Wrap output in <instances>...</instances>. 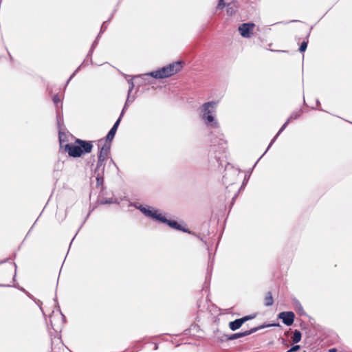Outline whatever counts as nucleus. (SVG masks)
I'll return each instance as SVG.
<instances>
[{
	"mask_svg": "<svg viewBox=\"0 0 352 352\" xmlns=\"http://www.w3.org/2000/svg\"><path fill=\"white\" fill-rule=\"evenodd\" d=\"M135 207L146 217H149L152 219L166 223L170 228H174L175 230H181L188 233L190 232L188 228L182 227L180 224L178 223L177 221L168 219L162 214L158 213V210L157 209H155L149 206L143 205H135Z\"/></svg>",
	"mask_w": 352,
	"mask_h": 352,
	"instance_id": "obj_1",
	"label": "nucleus"
},
{
	"mask_svg": "<svg viewBox=\"0 0 352 352\" xmlns=\"http://www.w3.org/2000/svg\"><path fill=\"white\" fill-rule=\"evenodd\" d=\"M217 101L204 102L199 109L200 118L204 123L208 127L219 129V124L215 119V113L217 107Z\"/></svg>",
	"mask_w": 352,
	"mask_h": 352,
	"instance_id": "obj_2",
	"label": "nucleus"
},
{
	"mask_svg": "<svg viewBox=\"0 0 352 352\" xmlns=\"http://www.w3.org/2000/svg\"><path fill=\"white\" fill-rule=\"evenodd\" d=\"M182 61L178 60L166 66H164L156 71L144 74L141 76H135V78L142 77V79L145 80L147 79L148 77L150 76L156 79L168 78L181 71L182 69Z\"/></svg>",
	"mask_w": 352,
	"mask_h": 352,
	"instance_id": "obj_3",
	"label": "nucleus"
},
{
	"mask_svg": "<svg viewBox=\"0 0 352 352\" xmlns=\"http://www.w3.org/2000/svg\"><path fill=\"white\" fill-rule=\"evenodd\" d=\"M279 326L278 323H272V324H262L254 328H252L250 330L245 331L244 332H239V333H235L230 335L224 334L223 338H225L226 340H234L240 338H243L249 335H251L255 332H256L258 330L263 329L265 327H276Z\"/></svg>",
	"mask_w": 352,
	"mask_h": 352,
	"instance_id": "obj_4",
	"label": "nucleus"
},
{
	"mask_svg": "<svg viewBox=\"0 0 352 352\" xmlns=\"http://www.w3.org/2000/svg\"><path fill=\"white\" fill-rule=\"evenodd\" d=\"M211 146L214 152L225 153L226 150L227 141L224 139L223 133H219L215 138L211 140Z\"/></svg>",
	"mask_w": 352,
	"mask_h": 352,
	"instance_id": "obj_5",
	"label": "nucleus"
},
{
	"mask_svg": "<svg viewBox=\"0 0 352 352\" xmlns=\"http://www.w3.org/2000/svg\"><path fill=\"white\" fill-rule=\"evenodd\" d=\"M254 27V23H243L239 26L238 30L242 37L248 38L252 36Z\"/></svg>",
	"mask_w": 352,
	"mask_h": 352,
	"instance_id": "obj_6",
	"label": "nucleus"
},
{
	"mask_svg": "<svg viewBox=\"0 0 352 352\" xmlns=\"http://www.w3.org/2000/svg\"><path fill=\"white\" fill-rule=\"evenodd\" d=\"M75 144L78 145V147L80 151L82 152V155L91 153L93 148V144L91 141L76 139L75 141Z\"/></svg>",
	"mask_w": 352,
	"mask_h": 352,
	"instance_id": "obj_7",
	"label": "nucleus"
},
{
	"mask_svg": "<svg viewBox=\"0 0 352 352\" xmlns=\"http://www.w3.org/2000/svg\"><path fill=\"white\" fill-rule=\"evenodd\" d=\"M65 150L67 151L70 157H79L82 155V152L76 144H66L65 145Z\"/></svg>",
	"mask_w": 352,
	"mask_h": 352,
	"instance_id": "obj_8",
	"label": "nucleus"
},
{
	"mask_svg": "<svg viewBox=\"0 0 352 352\" xmlns=\"http://www.w3.org/2000/svg\"><path fill=\"white\" fill-rule=\"evenodd\" d=\"M278 318L287 326H291L294 321L295 314L292 311H283L278 314Z\"/></svg>",
	"mask_w": 352,
	"mask_h": 352,
	"instance_id": "obj_9",
	"label": "nucleus"
},
{
	"mask_svg": "<svg viewBox=\"0 0 352 352\" xmlns=\"http://www.w3.org/2000/svg\"><path fill=\"white\" fill-rule=\"evenodd\" d=\"M111 146V142H107V140H105L104 144L100 148L98 156H101L102 158L107 160L110 153Z\"/></svg>",
	"mask_w": 352,
	"mask_h": 352,
	"instance_id": "obj_10",
	"label": "nucleus"
},
{
	"mask_svg": "<svg viewBox=\"0 0 352 352\" xmlns=\"http://www.w3.org/2000/svg\"><path fill=\"white\" fill-rule=\"evenodd\" d=\"M120 122V118H118L106 136L107 142H111L113 140Z\"/></svg>",
	"mask_w": 352,
	"mask_h": 352,
	"instance_id": "obj_11",
	"label": "nucleus"
},
{
	"mask_svg": "<svg viewBox=\"0 0 352 352\" xmlns=\"http://www.w3.org/2000/svg\"><path fill=\"white\" fill-rule=\"evenodd\" d=\"M105 159L102 158L101 156H98V162L96 167L94 170V173L97 172L104 173L105 168Z\"/></svg>",
	"mask_w": 352,
	"mask_h": 352,
	"instance_id": "obj_12",
	"label": "nucleus"
},
{
	"mask_svg": "<svg viewBox=\"0 0 352 352\" xmlns=\"http://www.w3.org/2000/svg\"><path fill=\"white\" fill-rule=\"evenodd\" d=\"M289 120H287V121L283 124V126L280 127L276 135L274 137V138L271 140L270 144L268 145L267 149L265 150V153H267V151L270 149V148L272 146V145L274 143L276 138L278 137V135L285 129L289 123Z\"/></svg>",
	"mask_w": 352,
	"mask_h": 352,
	"instance_id": "obj_13",
	"label": "nucleus"
},
{
	"mask_svg": "<svg viewBox=\"0 0 352 352\" xmlns=\"http://www.w3.org/2000/svg\"><path fill=\"white\" fill-rule=\"evenodd\" d=\"M89 63H91L92 64V63H91L90 61V57H88V58H85V59L84 60V61L82 63V64L74 72V73L70 76L69 78L68 79V80L67 81V83H66V86L69 84V81L74 77V76L80 71V68L82 67H84V66H86Z\"/></svg>",
	"mask_w": 352,
	"mask_h": 352,
	"instance_id": "obj_14",
	"label": "nucleus"
},
{
	"mask_svg": "<svg viewBox=\"0 0 352 352\" xmlns=\"http://www.w3.org/2000/svg\"><path fill=\"white\" fill-rule=\"evenodd\" d=\"M243 324V322L241 318L236 319L229 322V327L232 331H236L239 329Z\"/></svg>",
	"mask_w": 352,
	"mask_h": 352,
	"instance_id": "obj_15",
	"label": "nucleus"
},
{
	"mask_svg": "<svg viewBox=\"0 0 352 352\" xmlns=\"http://www.w3.org/2000/svg\"><path fill=\"white\" fill-rule=\"evenodd\" d=\"M301 338H302L301 332L298 329H295L293 333V336L292 337L293 344L298 343L301 340Z\"/></svg>",
	"mask_w": 352,
	"mask_h": 352,
	"instance_id": "obj_16",
	"label": "nucleus"
},
{
	"mask_svg": "<svg viewBox=\"0 0 352 352\" xmlns=\"http://www.w3.org/2000/svg\"><path fill=\"white\" fill-rule=\"evenodd\" d=\"M273 302H274V300H273L272 294L270 292H268L266 294V296L265 297L264 304L266 307H270L273 305Z\"/></svg>",
	"mask_w": 352,
	"mask_h": 352,
	"instance_id": "obj_17",
	"label": "nucleus"
},
{
	"mask_svg": "<svg viewBox=\"0 0 352 352\" xmlns=\"http://www.w3.org/2000/svg\"><path fill=\"white\" fill-rule=\"evenodd\" d=\"M56 121L59 130L62 129L61 127L64 124L63 116V113L60 112L58 110H56Z\"/></svg>",
	"mask_w": 352,
	"mask_h": 352,
	"instance_id": "obj_18",
	"label": "nucleus"
},
{
	"mask_svg": "<svg viewBox=\"0 0 352 352\" xmlns=\"http://www.w3.org/2000/svg\"><path fill=\"white\" fill-rule=\"evenodd\" d=\"M96 175V184L98 186H102L104 182V173L97 172Z\"/></svg>",
	"mask_w": 352,
	"mask_h": 352,
	"instance_id": "obj_19",
	"label": "nucleus"
},
{
	"mask_svg": "<svg viewBox=\"0 0 352 352\" xmlns=\"http://www.w3.org/2000/svg\"><path fill=\"white\" fill-rule=\"evenodd\" d=\"M98 43V41H97V39H95V41L93 42L92 45H91V46L90 47V50H89L87 55V58L90 57L91 63H92L91 56H92L94 50L96 48V47L97 46Z\"/></svg>",
	"mask_w": 352,
	"mask_h": 352,
	"instance_id": "obj_20",
	"label": "nucleus"
},
{
	"mask_svg": "<svg viewBox=\"0 0 352 352\" xmlns=\"http://www.w3.org/2000/svg\"><path fill=\"white\" fill-rule=\"evenodd\" d=\"M99 202L100 204L103 205V204H118V201L116 199V200H113L112 198H101L100 200H99Z\"/></svg>",
	"mask_w": 352,
	"mask_h": 352,
	"instance_id": "obj_21",
	"label": "nucleus"
},
{
	"mask_svg": "<svg viewBox=\"0 0 352 352\" xmlns=\"http://www.w3.org/2000/svg\"><path fill=\"white\" fill-rule=\"evenodd\" d=\"M309 34H310V32L308 33L306 39L304 40L301 43L300 45V47H299V51L300 52H304L307 50V44H308V37L309 36Z\"/></svg>",
	"mask_w": 352,
	"mask_h": 352,
	"instance_id": "obj_22",
	"label": "nucleus"
},
{
	"mask_svg": "<svg viewBox=\"0 0 352 352\" xmlns=\"http://www.w3.org/2000/svg\"><path fill=\"white\" fill-rule=\"evenodd\" d=\"M301 114H302L301 110H298V111H294L290 115L289 118L287 120H289V122H291V120H296L300 117Z\"/></svg>",
	"mask_w": 352,
	"mask_h": 352,
	"instance_id": "obj_23",
	"label": "nucleus"
},
{
	"mask_svg": "<svg viewBox=\"0 0 352 352\" xmlns=\"http://www.w3.org/2000/svg\"><path fill=\"white\" fill-rule=\"evenodd\" d=\"M295 302H296V310L298 312V314L300 316L305 314V313L303 310V307L301 305V304L299 302V301L296 300Z\"/></svg>",
	"mask_w": 352,
	"mask_h": 352,
	"instance_id": "obj_24",
	"label": "nucleus"
},
{
	"mask_svg": "<svg viewBox=\"0 0 352 352\" xmlns=\"http://www.w3.org/2000/svg\"><path fill=\"white\" fill-rule=\"evenodd\" d=\"M66 135L62 129L58 130V139L60 146H63V142L65 141Z\"/></svg>",
	"mask_w": 352,
	"mask_h": 352,
	"instance_id": "obj_25",
	"label": "nucleus"
},
{
	"mask_svg": "<svg viewBox=\"0 0 352 352\" xmlns=\"http://www.w3.org/2000/svg\"><path fill=\"white\" fill-rule=\"evenodd\" d=\"M113 14H111V16L107 21L103 22V23L102 24L101 28H100V34H102L103 32H104V31L106 30V29L107 28V23L110 21V20L113 17Z\"/></svg>",
	"mask_w": 352,
	"mask_h": 352,
	"instance_id": "obj_26",
	"label": "nucleus"
},
{
	"mask_svg": "<svg viewBox=\"0 0 352 352\" xmlns=\"http://www.w3.org/2000/svg\"><path fill=\"white\" fill-rule=\"evenodd\" d=\"M255 317H256V314H254L243 316L241 318V319H242L243 323H245V322H247L250 320L254 319Z\"/></svg>",
	"mask_w": 352,
	"mask_h": 352,
	"instance_id": "obj_27",
	"label": "nucleus"
},
{
	"mask_svg": "<svg viewBox=\"0 0 352 352\" xmlns=\"http://www.w3.org/2000/svg\"><path fill=\"white\" fill-rule=\"evenodd\" d=\"M300 346L298 344L293 345L287 352H296L299 351Z\"/></svg>",
	"mask_w": 352,
	"mask_h": 352,
	"instance_id": "obj_28",
	"label": "nucleus"
},
{
	"mask_svg": "<svg viewBox=\"0 0 352 352\" xmlns=\"http://www.w3.org/2000/svg\"><path fill=\"white\" fill-rule=\"evenodd\" d=\"M128 81V83L129 84V95L131 94L132 90L134 88V83H133V78H131L129 80H127Z\"/></svg>",
	"mask_w": 352,
	"mask_h": 352,
	"instance_id": "obj_29",
	"label": "nucleus"
},
{
	"mask_svg": "<svg viewBox=\"0 0 352 352\" xmlns=\"http://www.w3.org/2000/svg\"><path fill=\"white\" fill-rule=\"evenodd\" d=\"M54 103L57 106L58 103L60 101V97L58 94H55L52 98Z\"/></svg>",
	"mask_w": 352,
	"mask_h": 352,
	"instance_id": "obj_30",
	"label": "nucleus"
},
{
	"mask_svg": "<svg viewBox=\"0 0 352 352\" xmlns=\"http://www.w3.org/2000/svg\"><path fill=\"white\" fill-rule=\"evenodd\" d=\"M134 99H135L134 97L131 98L130 94L129 95L128 94V96H127V98H126V100L124 104L128 106L130 103H132L133 102Z\"/></svg>",
	"mask_w": 352,
	"mask_h": 352,
	"instance_id": "obj_31",
	"label": "nucleus"
},
{
	"mask_svg": "<svg viewBox=\"0 0 352 352\" xmlns=\"http://www.w3.org/2000/svg\"><path fill=\"white\" fill-rule=\"evenodd\" d=\"M127 107H128L127 105L124 104V107H123V109H122V111H121V113L120 114V116H119V118H120V120H122V117H123V116H124V113H125V111H126V110L127 109Z\"/></svg>",
	"mask_w": 352,
	"mask_h": 352,
	"instance_id": "obj_32",
	"label": "nucleus"
},
{
	"mask_svg": "<svg viewBox=\"0 0 352 352\" xmlns=\"http://www.w3.org/2000/svg\"><path fill=\"white\" fill-rule=\"evenodd\" d=\"M212 265H213V262L212 261H209L208 265V272L210 270V268L212 269Z\"/></svg>",
	"mask_w": 352,
	"mask_h": 352,
	"instance_id": "obj_33",
	"label": "nucleus"
},
{
	"mask_svg": "<svg viewBox=\"0 0 352 352\" xmlns=\"http://www.w3.org/2000/svg\"><path fill=\"white\" fill-rule=\"evenodd\" d=\"M228 13H229L231 15L234 13V11L231 10V8L230 7V5H228Z\"/></svg>",
	"mask_w": 352,
	"mask_h": 352,
	"instance_id": "obj_34",
	"label": "nucleus"
},
{
	"mask_svg": "<svg viewBox=\"0 0 352 352\" xmlns=\"http://www.w3.org/2000/svg\"><path fill=\"white\" fill-rule=\"evenodd\" d=\"M248 177H247V175H245L244 181H243V184L241 186V188L246 184V183L248 182Z\"/></svg>",
	"mask_w": 352,
	"mask_h": 352,
	"instance_id": "obj_35",
	"label": "nucleus"
},
{
	"mask_svg": "<svg viewBox=\"0 0 352 352\" xmlns=\"http://www.w3.org/2000/svg\"><path fill=\"white\" fill-rule=\"evenodd\" d=\"M266 153L264 152V153L261 155V157L257 160V162L254 164V166H252V168H254V166L256 165L257 162L259 161V160Z\"/></svg>",
	"mask_w": 352,
	"mask_h": 352,
	"instance_id": "obj_36",
	"label": "nucleus"
},
{
	"mask_svg": "<svg viewBox=\"0 0 352 352\" xmlns=\"http://www.w3.org/2000/svg\"><path fill=\"white\" fill-rule=\"evenodd\" d=\"M336 351H337V350L335 348H332L329 350V352H336Z\"/></svg>",
	"mask_w": 352,
	"mask_h": 352,
	"instance_id": "obj_37",
	"label": "nucleus"
},
{
	"mask_svg": "<svg viewBox=\"0 0 352 352\" xmlns=\"http://www.w3.org/2000/svg\"><path fill=\"white\" fill-rule=\"evenodd\" d=\"M320 102L319 100L317 99L316 100V105H317V107L320 106Z\"/></svg>",
	"mask_w": 352,
	"mask_h": 352,
	"instance_id": "obj_38",
	"label": "nucleus"
},
{
	"mask_svg": "<svg viewBox=\"0 0 352 352\" xmlns=\"http://www.w3.org/2000/svg\"><path fill=\"white\" fill-rule=\"evenodd\" d=\"M101 34H100V33L98 34V36H96V39H97V41H98V40H99V38H100V35H101Z\"/></svg>",
	"mask_w": 352,
	"mask_h": 352,
	"instance_id": "obj_39",
	"label": "nucleus"
},
{
	"mask_svg": "<svg viewBox=\"0 0 352 352\" xmlns=\"http://www.w3.org/2000/svg\"><path fill=\"white\" fill-rule=\"evenodd\" d=\"M225 6V3L223 1L221 3V6L219 7H224Z\"/></svg>",
	"mask_w": 352,
	"mask_h": 352,
	"instance_id": "obj_40",
	"label": "nucleus"
},
{
	"mask_svg": "<svg viewBox=\"0 0 352 352\" xmlns=\"http://www.w3.org/2000/svg\"><path fill=\"white\" fill-rule=\"evenodd\" d=\"M223 0H219V4H218V6H221V3L223 2Z\"/></svg>",
	"mask_w": 352,
	"mask_h": 352,
	"instance_id": "obj_41",
	"label": "nucleus"
},
{
	"mask_svg": "<svg viewBox=\"0 0 352 352\" xmlns=\"http://www.w3.org/2000/svg\"><path fill=\"white\" fill-rule=\"evenodd\" d=\"M297 21H298V20H292L289 21V23L297 22Z\"/></svg>",
	"mask_w": 352,
	"mask_h": 352,
	"instance_id": "obj_42",
	"label": "nucleus"
},
{
	"mask_svg": "<svg viewBox=\"0 0 352 352\" xmlns=\"http://www.w3.org/2000/svg\"><path fill=\"white\" fill-rule=\"evenodd\" d=\"M215 157H216V158H218V159H220V158H221V156L215 155Z\"/></svg>",
	"mask_w": 352,
	"mask_h": 352,
	"instance_id": "obj_43",
	"label": "nucleus"
},
{
	"mask_svg": "<svg viewBox=\"0 0 352 352\" xmlns=\"http://www.w3.org/2000/svg\"><path fill=\"white\" fill-rule=\"evenodd\" d=\"M111 163L115 164L113 159H111Z\"/></svg>",
	"mask_w": 352,
	"mask_h": 352,
	"instance_id": "obj_44",
	"label": "nucleus"
},
{
	"mask_svg": "<svg viewBox=\"0 0 352 352\" xmlns=\"http://www.w3.org/2000/svg\"><path fill=\"white\" fill-rule=\"evenodd\" d=\"M82 225H80V226L79 227V229H81V228H82Z\"/></svg>",
	"mask_w": 352,
	"mask_h": 352,
	"instance_id": "obj_45",
	"label": "nucleus"
},
{
	"mask_svg": "<svg viewBox=\"0 0 352 352\" xmlns=\"http://www.w3.org/2000/svg\"><path fill=\"white\" fill-rule=\"evenodd\" d=\"M82 225H80V226L79 227V229H81V228H82Z\"/></svg>",
	"mask_w": 352,
	"mask_h": 352,
	"instance_id": "obj_46",
	"label": "nucleus"
},
{
	"mask_svg": "<svg viewBox=\"0 0 352 352\" xmlns=\"http://www.w3.org/2000/svg\"><path fill=\"white\" fill-rule=\"evenodd\" d=\"M82 225H80V226L79 227V229H81V228H82Z\"/></svg>",
	"mask_w": 352,
	"mask_h": 352,
	"instance_id": "obj_47",
	"label": "nucleus"
},
{
	"mask_svg": "<svg viewBox=\"0 0 352 352\" xmlns=\"http://www.w3.org/2000/svg\"><path fill=\"white\" fill-rule=\"evenodd\" d=\"M102 141H103V140H102H102H99V142H102Z\"/></svg>",
	"mask_w": 352,
	"mask_h": 352,
	"instance_id": "obj_48",
	"label": "nucleus"
},
{
	"mask_svg": "<svg viewBox=\"0 0 352 352\" xmlns=\"http://www.w3.org/2000/svg\"><path fill=\"white\" fill-rule=\"evenodd\" d=\"M15 270L16 269V265L14 263Z\"/></svg>",
	"mask_w": 352,
	"mask_h": 352,
	"instance_id": "obj_49",
	"label": "nucleus"
}]
</instances>
